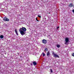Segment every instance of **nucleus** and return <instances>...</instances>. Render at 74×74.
<instances>
[{
  "label": "nucleus",
  "mask_w": 74,
  "mask_h": 74,
  "mask_svg": "<svg viewBox=\"0 0 74 74\" xmlns=\"http://www.w3.org/2000/svg\"><path fill=\"white\" fill-rule=\"evenodd\" d=\"M42 54L43 55V56H45V53L44 52L42 53Z\"/></svg>",
  "instance_id": "obj_13"
},
{
  "label": "nucleus",
  "mask_w": 74,
  "mask_h": 74,
  "mask_svg": "<svg viewBox=\"0 0 74 74\" xmlns=\"http://www.w3.org/2000/svg\"><path fill=\"white\" fill-rule=\"evenodd\" d=\"M32 63L31 64V65H32Z\"/></svg>",
  "instance_id": "obj_23"
},
{
  "label": "nucleus",
  "mask_w": 74,
  "mask_h": 74,
  "mask_svg": "<svg viewBox=\"0 0 74 74\" xmlns=\"http://www.w3.org/2000/svg\"><path fill=\"white\" fill-rule=\"evenodd\" d=\"M3 20L5 21H7V22L10 21V20L9 19L7 18V17H5L4 18Z\"/></svg>",
  "instance_id": "obj_4"
},
{
  "label": "nucleus",
  "mask_w": 74,
  "mask_h": 74,
  "mask_svg": "<svg viewBox=\"0 0 74 74\" xmlns=\"http://www.w3.org/2000/svg\"><path fill=\"white\" fill-rule=\"evenodd\" d=\"M58 28H59V27H57V29L58 30Z\"/></svg>",
  "instance_id": "obj_19"
},
{
  "label": "nucleus",
  "mask_w": 74,
  "mask_h": 74,
  "mask_svg": "<svg viewBox=\"0 0 74 74\" xmlns=\"http://www.w3.org/2000/svg\"><path fill=\"white\" fill-rule=\"evenodd\" d=\"M47 56H50V52H49V51H48L47 53Z\"/></svg>",
  "instance_id": "obj_7"
},
{
  "label": "nucleus",
  "mask_w": 74,
  "mask_h": 74,
  "mask_svg": "<svg viewBox=\"0 0 74 74\" xmlns=\"http://www.w3.org/2000/svg\"><path fill=\"white\" fill-rule=\"evenodd\" d=\"M57 47L58 48H60V45H57Z\"/></svg>",
  "instance_id": "obj_11"
},
{
  "label": "nucleus",
  "mask_w": 74,
  "mask_h": 74,
  "mask_svg": "<svg viewBox=\"0 0 74 74\" xmlns=\"http://www.w3.org/2000/svg\"><path fill=\"white\" fill-rule=\"evenodd\" d=\"M69 6L70 7H73V4L72 3H70L69 5Z\"/></svg>",
  "instance_id": "obj_8"
},
{
  "label": "nucleus",
  "mask_w": 74,
  "mask_h": 74,
  "mask_svg": "<svg viewBox=\"0 0 74 74\" xmlns=\"http://www.w3.org/2000/svg\"><path fill=\"white\" fill-rule=\"evenodd\" d=\"M73 12H74V9L73 10V11H72Z\"/></svg>",
  "instance_id": "obj_21"
},
{
  "label": "nucleus",
  "mask_w": 74,
  "mask_h": 74,
  "mask_svg": "<svg viewBox=\"0 0 74 74\" xmlns=\"http://www.w3.org/2000/svg\"><path fill=\"white\" fill-rule=\"evenodd\" d=\"M50 71H51V73H53V71H52V69H50Z\"/></svg>",
  "instance_id": "obj_15"
},
{
  "label": "nucleus",
  "mask_w": 74,
  "mask_h": 74,
  "mask_svg": "<svg viewBox=\"0 0 74 74\" xmlns=\"http://www.w3.org/2000/svg\"><path fill=\"white\" fill-rule=\"evenodd\" d=\"M72 56L74 57V53H72Z\"/></svg>",
  "instance_id": "obj_18"
},
{
  "label": "nucleus",
  "mask_w": 74,
  "mask_h": 74,
  "mask_svg": "<svg viewBox=\"0 0 74 74\" xmlns=\"http://www.w3.org/2000/svg\"><path fill=\"white\" fill-rule=\"evenodd\" d=\"M19 30H22L23 32H26V28L25 27H22V28H20Z\"/></svg>",
  "instance_id": "obj_1"
},
{
  "label": "nucleus",
  "mask_w": 74,
  "mask_h": 74,
  "mask_svg": "<svg viewBox=\"0 0 74 74\" xmlns=\"http://www.w3.org/2000/svg\"><path fill=\"white\" fill-rule=\"evenodd\" d=\"M19 32H20V33L21 35L22 36H23V35H25L26 33L25 32V31H23L22 30H19Z\"/></svg>",
  "instance_id": "obj_3"
},
{
  "label": "nucleus",
  "mask_w": 74,
  "mask_h": 74,
  "mask_svg": "<svg viewBox=\"0 0 74 74\" xmlns=\"http://www.w3.org/2000/svg\"><path fill=\"white\" fill-rule=\"evenodd\" d=\"M15 32L17 36H18V32L17 31V29H16L15 30Z\"/></svg>",
  "instance_id": "obj_9"
},
{
  "label": "nucleus",
  "mask_w": 74,
  "mask_h": 74,
  "mask_svg": "<svg viewBox=\"0 0 74 74\" xmlns=\"http://www.w3.org/2000/svg\"><path fill=\"white\" fill-rule=\"evenodd\" d=\"M69 38H65L66 42H69Z\"/></svg>",
  "instance_id": "obj_6"
},
{
  "label": "nucleus",
  "mask_w": 74,
  "mask_h": 74,
  "mask_svg": "<svg viewBox=\"0 0 74 74\" xmlns=\"http://www.w3.org/2000/svg\"><path fill=\"white\" fill-rule=\"evenodd\" d=\"M67 42H65V43H64V44L67 45Z\"/></svg>",
  "instance_id": "obj_20"
},
{
  "label": "nucleus",
  "mask_w": 74,
  "mask_h": 74,
  "mask_svg": "<svg viewBox=\"0 0 74 74\" xmlns=\"http://www.w3.org/2000/svg\"><path fill=\"white\" fill-rule=\"evenodd\" d=\"M38 17H39V18H41V16L40 15H38Z\"/></svg>",
  "instance_id": "obj_16"
},
{
  "label": "nucleus",
  "mask_w": 74,
  "mask_h": 74,
  "mask_svg": "<svg viewBox=\"0 0 74 74\" xmlns=\"http://www.w3.org/2000/svg\"><path fill=\"white\" fill-rule=\"evenodd\" d=\"M45 50L46 51H48V49L47 48H46L45 49Z\"/></svg>",
  "instance_id": "obj_14"
},
{
  "label": "nucleus",
  "mask_w": 74,
  "mask_h": 74,
  "mask_svg": "<svg viewBox=\"0 0 74 74\" xmlns=\"http://www.w3.org/2000/svg\"><path fill=\"white\" fill-rule=\"evenodd\" d=\"M42 43L43 44H46L47 43V40L45 39H43L42 40Z\"/></svg>",
  "instance_id": "obj_5"
},
{
  "label": "nucleus",
  "mask_w": 74,
  "mask_h": 74,
  "mask_svg": "<svg viewBox=\"0 0 74 74\" xmlns=\"http://www.w3.org/2000/svg\"><path fill=\"white\" fill-rule=\"evenodd\" d=\"M3 37H4V36H3V35H1L0 36V38H3Z\"/></svg>",
  "instance_id": "obj_12"
},
{
  "label": "nucleus",
  "mask_w": 74,
  "mask_h": 74,
  "mask_svg": "<svg viewBox=\"0 0 74 74\" xmlns=\"http://www.w3.org/2000/svg\"><path fill=\"white\" fill-rule=\"evenodd\" d=\"M52 54L53 55L55 58H59V56L58 55H57L56 53H54V52H53Z\"/></svg>",
  "instance_id": "obj_2"
},
{
  "label": "nucleus",
  "mask_w": 74,
  "mask_h": 74,
  "mask_svg": "<svg viewBox=\"0 0 74 74\" xmlns=\"http://www.w3.org/2000/svg\"><path fill=\"white\" fill-rule=\"evenodd\" d=\"M36 21H38V19H37V17H36Z\"/></svg>",
  "instance_id": "obj_17"
},
{
  "label": "nucleus",
  "mask_w": 74,
  "mask_h": 74,
  "mask_svg": "<svg viewBox=\"0 0 74 74\" xmlns=\"http://www.w3.org/2000/svg\"><path fill=\"white\" fill-rule=\"evenodd\" d=\"M17 54H18V55H19V53H17Z\"/></svg>",
  "instance_id": "obj_22"
},
{
  "label": "nucleus",
  "mask_w": 74,
  "mask_h": 74,
  "mask_svg": "<svg viewBox=\"0 0 74 74\" xmlns=\"http://www.w3.org/2000/svg\"><path fill=\"white\" fill-rule=\"evenodd\" d=\"M33 64H34V66H36L37 65V63L34 61L33 62Z\"/></svg>",
  "instance_id": "obj_10"
}]
</instances>
